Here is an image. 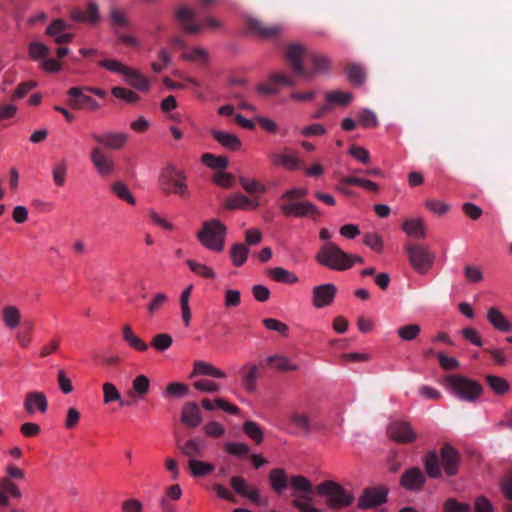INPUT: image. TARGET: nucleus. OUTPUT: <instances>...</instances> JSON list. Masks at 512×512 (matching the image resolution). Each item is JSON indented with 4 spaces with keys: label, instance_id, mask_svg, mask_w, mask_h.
<instances>
[{
    "label": "nucleus",
    "instance_id": "1",
    "mask_svg": "<svg viewBox=\"0 0 512 512\" xmlns=\"http://www.w3.org/2000/svg\"><path fill=\"white\" fill-rule=\"evenodd\" d=\"M423 464L431 478H439L442 471L448 476H454L459 470L460 454L455 448L445 444L441 448L439 456L435 450L428 451Z\"/></svg>",
    "mask_w": 512,
    "mask_h": 512
},
{
    "label": "nucleus",
    "instance_id": "2",
    "mask_svg": "<svg viewBox=\"0 0 512 512\" xmlns=\"http://www.w3.org/2000/svg\"><path fill=\"white\" fill-rule=\"evenodd\" d=\"M447 392L464 403H476L481 398L484 388L475 379L460 374L449 375L445 378Z\"/></svg>",
    "mask_w": 512,
    "mask_h": 512
},
{
    "label": "nucleus",
    "instance_id": "3",
    "mask_svg": "<svg viewBox=\"0 0 512 512\" xmlns=\"http://www.w3.org/2000/svg\"><path fill=\"white\" fill-rule=\"evenodd\" d=\"M227 228L219 219L204 221L197 232L199 243L206 249L220 253L225 248Z\"/></svg>",
    "mask_w": 512,
    "mask_h": 512
},
{
    "label": "nucleus",
    "instance_id": "4",
    "mask_svg": "<svg viewBox=\"0 0 512 512\" xmlns=\"http://www.w3.org/2000/svg\"><path fill=\"white\" fill-rule=\"evenodd\" d=\"M289 488L293 496V506L300 512H323L317 508L311 498L313 484L305 476L294 475L289 478Z\"/></svg>",
    "mask_w": 512,
    "mask_h": 512
},
{
    "label": "nucleus",
    "instance_id": "5",
    "mask_svg": "<svg viewBox=\"0 0 512 512\" xmlns=\"http://www.w3.org/2000/svg\"><path fill=\"white\" fill-rule=\"evenodd\" d=\"M159 187L167 195L174 194L186 198L190 193L186 173L173 165H167L161 170Z\"/></svg>",
    "mask_w": 512,
    "mask_h": 512
},
{
    "label": "nucleus",
    "instance_id": "6",
    "mask_svg": "<svg viewBox=\"0 0 512 512\" xmlns=\"http://www.w3.org/2000/svg\"><path fill=\"white\" fill-rule=\"evenodd\" d=\"M317 492L325 498L327 506L331 509H341L350 506L354 500V494L346 490L339 483L328 480L317 486Z\"/></svg>",
    "mask_w": 512,
    "mask_h": 512
},
{
    "label": "nucleus",
    "instance_id": "7",
    "mask_svg": "<svg viewBox=\"0 0 512 512\" xmlns=\"http://www.w3.org/2000/svg\"><path fill=\"white\" fill-rule=\"evenodd\" d=\"M315 258L319 264L331 270L344 271L351 268L350 254L333 242H326Z\"/></svg>",
    "mask_w": 512,
    "mask_h": 512
},
{
    "label": "nucleus",
    "instance_id": "8",
    "mask_svg": "<svg viewBox=\"0 0 512 512\" xmlns=\"http://www.w3.org/2000/svg\"><path fill=\"white\" fill-rule=\"evenodd\" d=\"M406 252L412 268L419 274H426L436 258L435 253L422 244H409L406 246Z\"/></svg>",
    "mask_w": 512,
    "mask_h": 512
},
{
    "label": "nucleus",
    "instance_id": "9",
    "mask_svg": "<svg viewBox=\"0 0 512 512\" xmlns=\"http://www.w3.org/2000/svg\"><path fill=\"white\" fill-rule=\"evenodd\" d=\"M280 211L287 217L313 218L319 215V209L309 201L282 200L279 205Z\"/></svg>",
    "mask_w": 512,
    "mask_h": 512
},
{
    "label": "nucleus",
    "instance_id": "10",
    "mask_svg": "<svg viewBox=\"0 0 512 512\" xmlns=\"http://www.w3.org/2000/svg\"><path fill=\"white\" fill-rule=\"evenodd\" d=\"M388 436L395 442L406 444L417 439V432L411 423L404 420H394L387 427Z\"/></svg>",
    "mask_w": 512,
    "mask_h": 512
},
{
    "label": "nucleus",
    "instance_id": "11",
    "mask_svg": "<svg viewBox=\"0 0 512 512\" xmlns=\"http://www.w3.org/2000/svg\"><path fill=\"white\" fill-rule=\"evenodd\" d=\"M85 87H72L67 91L70 97L69 104L74 109L87 110L90 112L97 111L100 108L99 103L91 96L85 94Z\"/></svg>",
    "mask_w": 512,
    "mask_h": 512
},
{
    "label": "nucleus",
    "instance_id": "12",
    "mask_svg": "<svg viewBox=\"0 0 512 512\" xmlns=\"http://www.w3.org/2000/svg\"><path fill=\"white\" fill-rule=\"evenodd\" d=\"M247 25L253 35L269 41L277 39L284 31L281 25H266L255 18L248 19Z\"/></svg>",
    "mask_w": 512,
    "mask_h": 512
},
{
    "label": "nucleus",
    "instance_id": "13",
    "mask_svg": "<svg viewBox=\"0 0 512 512\" xmlns=\"http://www.w3.org/2000/svg\"><path fill=\"white\" fill-rule=\"evenodd\" d=\"M269 158L273 166L283 167L291 171L298 170L304 166V162L300 159L298 153L288 148H285L283 153H271Z\"/></svg>",
    "mask_w": 512,
    "mask_h": 512
},
{
    "label": "nucleus",
    "instance_id": "14",
    "mask_svg": "<svg viewBox=\"0 0 512 512\" xmlns=\"http://www.w3.org/2000/svg\"><path fill=\"white\" fill-rule=\"evenodd\" d=\"M309 60L312 68L310 70L305 69V73L302 76L306 80H312L316 76L330 73L331 59L328 56L311 51L309 53Z\"/></svg>",
    "mask_w": 512,
    "mask_h": 512
},
{
    "label": "nucleus",
    "instance_id": "15",
    "mask_svg": "<svg viewBox=\"0 0 512 512\" xmlns=\"http://www.w3.org/2000/svg\"><path fill=\"white\" fill-rule=\"evenodd\" d=\"M70 28L71 26L67 22L55 19L46 28V34L57 44H68L74 38V33L70 31Z\"/></svg>",
    "mask_w": 512,
    "mask_h": 512
},
{
    "label": "nucleus",
    "instance_id": "16",
    "mask_svg": "<svg viewBox=\"0 0 512 512\" xmlns=\"http://www.w3.org/2000/svg\"><path fill=\"white\" fill-rule=\"evenodd\" d=\"M337 293V287L332 283L317 285L312 289L313 306L317 309L331 305Z\"/></svg>",
    "mask_w": 512,
    "mask_h": 512
},
{
    "label": "nucleus",
    "instance_id": "17",
    "mask_svg": "<svg viewBox=\"0 0 512 512\" xmlns=\"http://www.w3.org/2000/svg\"><path fill=\"white\" fill-rule=\"evenodd\" d=\"M309 51L305 46L293 43L290 44L287 48L286 59L292 66L293 70L300 76H303L305 73V68L303 66V59H309Z\"/></svg>",
    "mask_w": 512,
    "mask_h": 512
},
{
    "label": "nucleus",
    "instance_id": "18",
    "mask_svg": "<svg viewBox=\"0 0 512 512\" xmlns=\"http://www.w3.org/2000/svg\"><path fill=\"white\" fill-rule=\"evenodd\" d=\"M90 160L100 176H110L114 173L115 164L113 159L100 147H94L91 150Z\"/></svg>",
    "mask_w": 512,
    "mask_h": 512
},
{
    "label": "nucleus",
    "instance_id": "19",
    "mask_svg": "<svg viewBox=\"0 0 512 512\" xmlns=\"http://www.w3.org/2000/svg\"><path fill=\"white\" fill-rule=\"evenodd\" d=\"M388 490L384 487L366 489L358 499V506L362 509L377 507L387 500Z\"/></svg>",
    "mask_w": 512,
    "mask_h": 512
},
{
    "label": "nucleus",
    "instance_id": "20",
    "mask_svg": "<svg viewBox=\"0 0 512 512\" xmlns=\"http://www.w3.org/2000/svg\"><path fill=\"white\" fill-rule=\"evenodd\" d=\"M230 484L232 489L236 494L247 498L251 502L261 503V496L259 490L251 486L243 477L241 476H233L230 480Z\"/></svg>",
    "mask_w": 512,
    "mask_h": 512
},
{
    "label": "nucleus",
    "instance_id": "21",
    "mask_svg": "<svg viewBox=\"0 0 512 512\" xmlns=\"http://www.w3.org/2000/svg\"><path fill=\"white\" fill-rule=\"evenodd\" d=\"M182 494L183 491L179 484L166 488L158 502L161 512H177L175 502L182 497Z\"/></svg>",
    "mask_w": 512,
    "mask_h": 512
},
{
    "label": "nucleus",
    "instance_id": "22",
    "mask_svg": "<svg viewBox=\"0 0 512 512\" xmlns=\"http://www.w3.org/2000/svg\"><path fill=\"white\" fill-rule=\"evenodd\" d=\"M196 376H209L216 379H224L227 375L223 370L215 365L203 360H197L194 362L190 378Z\"/></svg>",
    "mask_w": 512,
    "mask_h": 512
},
{
    "label": "nucleus",
    "instance_id": "23",
    "mask_svg": "<svg viewBox=\"0 0 512 512\" xmlns=\"http://www.w3.org/2000/svg\"><path fill=\"white\" fill-rule=\"evenodd\" d=\"M202 413L196 402L186 403L181 411V421L188 427L195 428L202 423Z\"/></svg>",
    "mask_w": 512,
    "mask_h": 512
},
{
    "label": "nucleus",
    "instance_id": "24",
    "mask_svg": "<svg viewBox=\"0 0 512 512\" xmlns=\"http://www.w3.org/2000/svg\"><path fill=\"white\" fill-rule=\"evenodd\" d=\"M24 408L28 414L39 411L45 413L48 409V401L42 392H30L26 395Z\"/></svg>",
    "mask_w": 512,
    "mask_h": 512
},
{
    "label": "nucleus",
    "instance_id": "25",
    "mask_svg": "<svg viewBox=\"0 0 512 512\" xmlns=\"http://www.w3.org/2000/svg\"><path fill=\"white\" fill-rule=\"evenodd\" d=\"M1 319L8 330L17 329L22 321L20 308L14 304L4 306L1 310Z\"/></svg>",
    "mask_w": 512,
    "mask_h": 512
},
{
    "label": "nucleus",
    "instance_id": "26",
    "mask_svg": "<svg viewBox=\"0 0 512 512\" xmlns=\"http://www.w3.org/2000/svg\"><path fill=\"white\" fill-rule=\"evenodd\" d=\"M128 85L141 92H148L151 88L150 80L136 68L129 67L123 79Z\"/></svg>",
    "mask_w": 512,
    "mask_h": 512
},
{
    "label": "nucleus",
    "instance_id": "27",
    "mask_svg": "<svg viewBox=\"0 0 512 512\" xmlns=\"http://www.w3.org/2000/svg\"><path fill=\"white\" fill-rule=\"evenodd\" d=\"M424 483L425 476L419 468H410L401 477V485L407 490H420Z\"/></svg>",
    "mask_w": 512,
    "mask_h": 512
},
{
    "label": "nucleus",
    "instance_id": "28",
    "mask_svg": "<svg viewBox=\"0 0 512 512\" xmlns=\"http://www.w3.org/2000/svg\"><path fill=\"white\" fill-rule=\"evenodd\" d=\"M93 138L107 148L114 150L122 148L128 141V135L123 132H109L103 135L95 134Z\"/></svg>",
    "mask_w": 512,
    "mask_h": 512
},
{
    "label": "nucleus",
    "instance_id": "29",
    "mask_svg": "<svg viewBox=\"0 0 512 512\" xmlns=\"http://www.w3.org/2000/svg\"><path fill=\"white\" fill-rule=\"evenodd\" d=\"M402 229L408 237L414 239H424L427 235V228L422 217L404 220Z\"/></svg>",
    "mask_w": 512,
    "mask_h": 512
},
{
    "label": "nucleus",
    "instance_id": "30",
    "mask_svg": "<svg viewBox=\"0 0 512 512\" xmlns=\"http://www.w3.org/2000/svg\"><path fill=\"white\" fill-rule=\"evenodd\" d=\"M486 317L496 330L501 332L512 331V322L497 307H490L487 310Z\"/></svg>",
    "mask_w": 512,
    "mask_h": 512
},
{
    "label": "nucleus",
    "instance_id": "31",
    "mask_svg": "<svg viewBox=\"0 0 512 512\" xmlns=\"http://www.w3.org/2000/svg\"><path fill=\"white\" fill-rule=\"evenodd\" d=\"M211 135L222 147L227 150L239 151L242 147V141L235 134L220 130H212Z\"/></svg>",
    "mask_w": 512,
    "mask_h": 512
},
{
    "label": "nucleus",
    "instance_id": "32",
    "mask_svg": "<svg viewBox=\"0 0 512 512\" xmlns=\"http://www.w3.org/2000/svg\"><path fill=\"white\" fill-rule=\"evenodd\" d=\"M258 205V202L252 201L240 193L230 195L224 203V207L228 210L256 209Z\"/></svg>",
    "mask_w": 512,
    "mask_h": 512
},
{
    "label": "nucleus",
    "instance_id": "33",
    "mask_svg": "<svg viewBox=\"0 0 512 512\" xmlns=\"http://www.w3.org/2000/svg\"><path fill=\"white\" fill-rule=\"evenodd\" d=\"M207 447V442L205 439L200 437H195L188 439L185 443L180 446V450L184 455L189 457L190 459L196 457H200L203 455L204 450Z\"/></svg>",
    "mask_w": 512,
    "mask_h": 512
},
{
    "label": "nucleus",
    "instance_id": "34",
    "mask_svg": "<svg viewBox=\"0 0 512 512\" xmlns=\"http://www.w3.org/2000/svg\"><path fill=\"white\" fill-rule=\"evenodd\" d=\"M265 361L274 369L282 372L297 371L299 365L294 363L289 357L282 354L268 356Z\"/></svg>",
    "mask_w": 512,
    "mask_h": 512
},
{
    "label": "nucleus",
    "instance_id": "35",
    "mask_svg": "<svg viewBox=\"0 0 512 512\" xmlns=\"http://www.w3.org/2000/svg\"><path fill=\"white\" fill-rule=\"evenodd\" d=\"M177 20L184 27V29L191 34L201 31V26L193 23V12L188 7H180L176 12Z\"/></svg>",
    "mask_w": 512,
    "mask_h": 512
},
{
    "label": "nucleus",
    "instance_id": "36",
    "mask_svg": "<svg viewBox=\"0 0 512 512\" xmlns=\"http://www.w3.org/2000/svg\"><path fill=\"white\" fill-rule=\"evenodd\" d=\"M250 254V249L244 243H234L230 248V259L235 267L243 266Z\"/></svg>",
    "mask_w": 512,
    "mask_h": 512
},
{
    "label": "nucleus",
    "instance_id": "37",
    "mask_svg": "<svg viewBox=\"0 0 512 512\" xmlns=\"http://www.w3.org/2000/svg\"><path fill=\"white\" fill-rule=\"evenodd\" d=\"M271 488L277 493L282 494L289 487V479L283 469H273L269 473Z\"/></svg>",
    "mask_w": 512,
    "mask_h": 512
},
{
    "label": "nucleus",
    "instance_id": "38",
    "mask_svg": "<svg viewBox=\"0 0 512 512\" xmlns=\"http://www.w3.org/2000/svg\"><path fill=\"white\" fill-rule=\"evenodd\" d=\"M124 341L133 349L144 352L148 349V344L137 336L130 325L126 324L122 328Z\"/></svg>",
    "mask_w": 512,
    "mask_h": 512
},
{
    "label": "nucleus",
    "instance_id": "39",
    "mask_svg": "<svg viewBox=\"0 0 512 512\" xmlns=\"http://www.w3.org/2000/svg\"><path fill=\"white\" fill-rule=\"evenodd\" d=\"M188 469L193 477H204L215 470V466L206 461L195 458L188 460Z\"/></svg>",
    "mask_w": 512,
    "mask_h": 512
},
{
    "label": "nucleus",
    "instance_id": "40",
    "mask_svg": "<svg viewBox=\"0 0 512 512\" xmlns=\"http://www.w3.org/2000/svg\"><path fill=\"white\" fill-rule=\"evenodd\" d=\"M150 379L146 375H138L132 381V390L130 396L143 399L150 390Z\"/></svg>",
    "mask_w": 512,
    "mask_h": 512
},
{
    "label": "nucleus",
    "instance_id": "41",
    "mask_svg": "<svg viewBox=\"0 0 512 512\" xmlns=\"http://www.w3.org/2000/svg\"><path fill=\"white\" fill-rule=\"evenodd\" d=\"M103 391V403L105 405L111 404L112 402H119L120 406L127 405L123 400L121 392L118 390L116 385L112 382H105L102 385Z\"/></svg>",
    "mask_w": 512,
    "mask_h": 512
},
{
    "label": "nucleus",
    "instance_id": "42",
    "mask_svg": "<svg viewBox=\"0 0 512 512\" xmlns=\"http://www.w3.org/2000/svg\"><path fill=\"white\" fill-rule=\"evenodd\" d=\"M169 297L164 292H157L151 296L150 301L147 304V313L150 317L158 314L164 306L168 303Z\"/></svg>",
    "mask_w": 512,
    "mask_h": 512
},
{
    "label": "nucleus",
    "instance_id": "43",
    "mask_svg": "<svg viewBox=\"0 0 512 512\" xmlns=\"http://www.w3.org/2000/svg\"><path fill=\"white\" fill-rule=\"evenodd\" d=\"M270 277L275 281L284 284H295L299 282V277L294 273L282 267L272 268L269 272Z\"/></svg>",
    "mask_w": 512,
    "mask_h": 512
},
{
    "label": "nucleus",
    "instance_id": "44",
    "mask_svg": "<svg viewBox=\"0 0 512 512\" xmlns=\"http://www.w3.org/2000/svg\"><path fill=\"white\" fill-rule=\"evenodd\" d=\"M486 382L489 388L497 395H504L510 391V383L503 377L487 375Z\"/></svg>",
    "mask_w": 512,
    "mask_h": 512
},
{
    "label": "nucleus",
    "instance_id": "45",
    "mask_svg": "<svg viewBox=\"0 0 512 512\" xmlns=\"http://www.w3.org/2000/svg\"><path fill=\"white\" fill-rule=\"evenodd\" d=\"M186 264L190 268L191 271L196 273L197 275L208 278V279H215L217 277L216 271L213 269V267L200 263L193 259H187Z\"/></svg>",
    "mask_w": 512,
    "mask_h": 512
},
{
    "label": "nucleus",
    "instance_id": "46",
    "mask_svg": "<svg viewBox=\"0 0 512 512\" xmlns=\"http://www.w3.org/2000/svg\"><path fill=\"white\" fill-rule=\"evenodd\" d=\"M327 106H346L353 99V95L349 92L331 91L325 95Z\"/></svg>",
    "mask_w": 512,
    "mask_h": 512
},
{
    "label": "nucleus",
    "instance_id": "47",
    "mask_svg": "<svg viewBox=\"0 0 512 512\" xmlns=\"http://www.w3.org/2000/svg\"><path fill=\"white\" fill-rule=\"evenodd\" d=\"M68 172V163L65 159H62L54 164L52 167V179L53 183L57 187H63L66 183V176Z\"/></svg>",
    "mask_w": 512,
    "mask_h": 512
},
{
    "label": "nucleus",
    "instance_id": "48",
    "mask_svg": "<svg viewBox=\"0 0 512 512\" xmlns=\"http://www.w3.org/2000/svg\"><path fill=\"white\" fill-rule=\"evenodd\" d=\"M98 65L112 73L122 75L123 78L127 74L128 68L130 67L115 58L102 59L98 62Z\"/></svg>",
    "mask_w": 512,
    "mask_h": 512
},
{
    "label": "nucleus",
    "instance_id": "49",
    "mask_svg": "<svg viewBox=\"0 0 512 512\" xmlns=\"http://www.w3.org/2000/svg\"><path fill=\"white\" fill-rule=\"evenodd\" d=\"M201 162L208 168L219 170H224L229 164L226 156H216L211 153H204L201 156Z\"/></svg>",
    "mask_w": 512,
    "mask_h": 512
},
{
    "label": "nucleus",
    "instance_id": "50",
    "mask_svg": "<svg viewBox=\"0 0 512 512\" xmlns=\"http://www.w3.org/2000/svg\"><path fill=\"white\" fill-rule=\"evenodd\" d=\"M244 433L256 443H261L264 440V433L260 425L254 421H245L243 423Z\"/></svg>",
    "mask_w": 512,
    "mask_h": 512
},
{
    "label": "nucleus",
    "instance_id": "51",
    "mask_svg": "<svg viewBox=\"0 0 512 512\" xmlns=\"http://www.w3.org/2000/svg\"><path fill=\"white\" fill-rule=\"evenodd\" d=\"M224 450L235 457L243 458L249 454L250 448L244 442H225Z\"/></svg>",
    "mask_w": 512,
    "mask_h": 512
},
{
    "label": "nucleus",
    "instance_id": "52",
    "mask_svg": "<svg viewBox=\"0 0 512 512\" xmlns=\"http://www.w3.org/2000/svg\"><path fill=\"white\" fill-rule=\"evenodd\" d=\"M357 122L364 128H374L378 125L376 114L370 109H362L357 114Z\"/></svg>",
    "mask_w": 512,
    "mask_h": 512
},
{
    "label": "nucleus",
    "instance_id": "53",
    "mask_svg": "<svg viewBox=\"0 0 512 512\" xmlns=\"http://www.w3.org/2000/svg\"><path fill=\"white\" fill-rule=\"evenodd\" d=\"M29 56L32 60L42 61L50 52L47 45L41 42H31L28 47Z\"/></svg>",
    "mask_w": 512,
    "mask_h": 512
},
{
    "label": "nucleus",
    "instance_id": "54",
    "mask_svg": "<svg viewBox=\"0 0 512 512\" xmlns=\"http://www.w3.org/2000/svg\"><path fill=\"white\" fill-rule=\"evenodd\" d=\"M112 191L118 198L128 202L129 204H131V205L136 204L135 197L133 196V194L127 187V185L124 184L123 182H121V181L115 182L112 185Z\"/></svg>",
    "mask_w": 512,
    "mask_h": 512
},
{
    "label": "nucleus",
    "instance_id": "55",
    "mask_svg": "<svg viewBox=\"0 0 512 512\" xmlns=\"http://www.w3.org/2000/svg\"><path fill=\"white\" fill-rule=\"evenodd\" d=\"M420 332L421 327L418 324H407L397 329V334L403 341H412L416 339Z\"/></svg>",
    "mask_w": 512,
    "mask_h": 512
},
{
    "label": "nucleus",
    "instance_id": "56",
    "mask_svg": "<svg viewBox=\"0 0 512 512\" xmlns=\"http://www.w3.org/2000/svg\"><path fill=\"white\" fill-rule=\"evenodd\" d=\"M111 93L114 97L121 99L129 104L137 103L140 99L136 92L124 87H113Z\"/></svg>",
    "mask_w": 512,
    "mask_h": 512
},
{
    "label": "nucleus",
    "instance_id": "57",
    "mask_svg": "<svg viewBox=\"0 0 512 512\" xmlns=\"http://www.w3.org/2000/svg\"><path fill=\"white\" fill-rule=\"evenodd\" d=\"M348 80L357 86H360L364 83L366 78L365 70L362 66L358 64H352L347 70Z\"/></svg>",
    "mask_w": 512,
    "mask_h": 512
},
{
    "label": "nucleus",
    "instance_id": "58",
    "mask_svg": "<svg viewBox=\"0 0 512 512\" xmlns=\"http://www.w3.org/2000/svg\"><path fill=\"white\" fill-rule=\"evenodd\" d=\"M363 242L368 248L377 253H382L384 250V241L377 233H365Z\"/></svg>",
    "mask_w": 512,
    "mask_h": 512
},
{
    "label": "nucleus",
    "instance_id": "59",
    "mask_svg": "<svg viewBox=\"0 0 512 512\" xmlns=\"http://www.w3.org/2000/svg\"><path fill=\"white\" fill-rule=\"evenodd\" d=\"M259 378V372L256 365H250L243 375V383L246 390L252 392L256 388V382Z\"/></svg>",
    "mask_w": 512,
    "mask_h": 512
},
{
    "label": "nucleus",
    "instance_id": "60",
    "mask_svg": "<svg viewBox=\"0 0 512 512\" xmlns=\"http://www.w3.org/2000/svg\"><path fill=\"white\" fill-rule=\"evenodd\" d=\"M342 182L347 185H357V186H360V187H362L366 190H370V191L376 192L379 190V186L377 183H375L371 180L356 177V176L346 177L342 180Z\"/></svg>",
    "mask_w": 512,
    "mask_h": 512
},
{
    "label": "nucleus",
    "instance_id": "61",
    "mask_svg": "<svg viewBox=\"0 0 512 512\" xmlns=\"http://www.w3.org/2000/svg\"><path fill=\"white\" fill-rule=\"evenodd\" d=\"M188 393L189 387L181 382H171L166 388V395L174 398L186 397Z\"/></svg>",
    "mask_w": 512,
    "mask_h": 512
},
{
    "label": "nucleus",
    "instance_id": "62",
    "mask_svg": "<svg viewBox=\"0 0 512 512\" xmlns=\"http://www.w3.org/2000/svg\"><path fill=\"white\" fill-rule=\"evenodd\" d=\"M241 303V292L238 289L228 288L224 290V302L225 308H234L239 306Z\"/></svg>",
    "mask_w": 512,
    "mask_h": 512
},
{
    "label": "nucleus",
    "instance_id": "63",
    "mask_svg": "<svg viewBox=\"0 0 512 512\" xmlns=\"http://www.w3.org/2000/svg\"><path fill=\"white\" fill-rule=\"evenodd\" d=\"M172 337L168 334H157L153 337L151 345L160 352L166 351L172 345Z\"/></svg>",
    "mask_w": 512,
    "mask_h": 512
},
{
    "label": "nucleus",
    "instance_id": "64",
    "mask_svg": "<svg viewBox=\"0 0 512 512\" xmlns=\"http://www.w3.org/2000/svg\"><path fill=\"white\" fill-rule=\"evenodd\" d=\"M193 386L196 390L205 393H216L221 389L218 383L208 379L197 380L193 383Z\"/></svg>",
    "mask_w": 512,
    "mask_h": 512
}]
</instances>
